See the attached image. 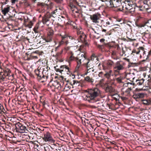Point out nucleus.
Returning a JSON list of instances; mask_svg holds the SVG:
<instances>
[{
    "label": "nucleus",
    "instance_id": "ddd939ff",
    "mask_svg": "<svg viewBox=\"0 0 151 151\" xmlns=\"http://www.w3.org/2000/svg\"><path fill=\"white\" fill-rule=\"evenodd\" d=\"M139 49L140 50L141 53H142V55H140V57H143L144 59L142 60L143 61H149L150 59H148V54H147L146 53V52L145 50V48L142 47H139Z\"/></svg>",
    "mask_w": 151,
    "mask_h": 151
},
{
    "label": "nucleus",
    "instance_id": "4be33fe9",
    "mask_svg": "<svg viewBox=\"0 0 151 151\" xmlns=\"http://www.w3.org/2000/svg\"><path fill=\"white\" fill-rule=\"evenodd\" d=\"M55 2L58 4H60V5H61V6H63L64 5H65L66 3H67L66 2V1H65V2L63 0H55ZM59 9L61 10H62L63 9V7L61 6L59 7Z\"/></svg>",
    "mask_w": 151,
    "mask_h": 151
},
{
    "label": "nucleus",
    "instance_id": "a211bd4d",
    "mask_svg": "<svg viewBox=\"0 0 151 151\" xmlns=\"http://www.w3.org/2000/svg\"><path fill=\"white\" fill-rule=\"evenodd\" d=\"M57 145L54 144L52 146L48 145H45L44 147L45 151H56L57 149H55V147L57 146Z\"/></svg>",
    "mask_w": 151,
    "mask_h": 151
},
{
    "label": "nucleus",
    "instance_id": "bb28decb",
    "mask_svg": "<svg viewBox=\"0 0 151 151\" xmlns=\"http://www.w3.org/2000/svg\"><path fill=\"white\" fill-rule=\"evenodd\" d=\"M124 88H123L122 90L123 91V93L125 96H129V95L130 91L132 90L127 88L126 90L124 91Z\"/></svg>",
    "mask_w": 151,
    "mask_h": 151
},
{
    "label": "nucleus",
    "instance_id": "ea45409f",
    "mask_svg": "<svg viewBox=\"0 0 151 151\" xmlns=\"http://www.w3.org/2000/svg\"><path fill=\"white\" fill-rule=\"evenodd\" d=\"M143 8L145 9H146L147 10H148L150 9H151V4L150 5H149L148 4H145V5L144 6H143Z\"/></svg>",
    "mask_w": 151,
    "mask_h": 151
},
{
    "label": "nucleus",
    "instance_id": "6e6d98bb",
    "mask_svg": "<svg viewBox=\"0 0 151 151\" xmlns=\"http://www.w3.org/2000/svg\"><path fill=\"white\" fill-rule=\"evenodd\" d=\"M139 10L140 11H143L144 8L143 6H139Z\"/></svg>",
    "mask_w": 151,
    "mask_h": 151
},
{
    "label": "nucleus",
    "instance_id": "72a5a7b5",
    "mask_svg": "<svg viewBox=\"0 0 151 151\" xmlns=\"http://www.w3.org/2000/svg\"><path fill=\"white\" fill-rule=\"evenodd\" d=\"M71 87V86L70 85L69 83H66L64 88L63 91H68L70 89Z\"/></svg>",
    "mask_w": 151,
    "mask_h": 151
},
{
    "label": "nucleus",
    "instance_id": "2eb2a0df",
    "mask_svg": "<svg viewBox=\"0 0 151 151\" xmlns=\"http://www.w3.org/2000/svg\"><path fill=\"white\" fill-rule=\"evenodd\" d=\"M133 93V97L137 101L139 100V99H141L143 98L145 96L144 93H139L137 91H134Z\"/></svg>",
    "mask_w": 151,
    "mask_h": 151
},
{
    "label": "nucleus",
    "instance_id": "338daca9",
    "mask_svg": "<svg viewBox=\"0 0 151 151\" xmlns=\"http://www.w3.org/2000/svg\"><path fill=\"white\" fill-rule=\"evenodd\" d=\"M56 25H57V26H60V27H62V26L61 25H60V24H59V23H57V24H56Z\"/></svg>",
    "mask_w": 151,
    "mask_h": 151
},
{
    "label": "nucleus",
    "instance_id": "0e129e2a",
    "mask_svg": "<svg viewBox=\"0 0 151 151\" xmlns=\"http://www.w3.org/2000/svg\"><path fill=\"white\" fill-rule=\"evenodd\" d=\"M149 78H150L148 80V81L149 82H151V77H150L149 76Z\"/></svg>",
    "mask_w": 151,
    "mask_h": 151
},
{
    "label": "nucleus",
    "instance_id": "7ed1b4c3",
    "mask_svg": "<svg viewBox=\"0 0 151 151\" xmlns=\"http://www.w3.org/2000/svg\"><path fill=\"white\" fill-rule=\"evenodd\" d=\"M68 4L69 8L71 10L75 16L77 17H79L81 13V11L78 9L76 7L78 4L76 0H65Z\"/></svg>",
    "mask_w": 151,
    "mask_h": 151
},
{
    "label": "nucleus",
    "instance_id": "c03bdc74",
    "mask_svg": "<svg viewBox=\"0 0 151 151\" xmlns=\"http://www.w3.org/2000/svg\"><path fill=\"white\" fill-rule=\"evenodd\" d=\"M137 50V51H136L135 50H133L132 51V54L133 53H136L137 54H139L141 52L140 50L139 49V47Z\"/></svg>",
    "mask_w": 151,
    "mask_h": 151
},
{
    "label": "nucleus",
    "instance_id": "69168bd1",
    "mask_svg": "<svg viewBox=\"0 0 151 151\" xmlns=\"http://www.w3.org/2000/svg\"><path fill=\"white\" fill-rule=\"evenodd\" d=\"M4 110H5V109H2L1 110H0V112H4Z\"/></svg>",
    "mask_w": 151,
    "mask_h": 151
},
{
    "label": "nucleus",
    "instance_id": "c9c22d12",
    "mask_svg": "<svg viewBox=\"0 0 151 151\" xmlns=\"http://www.w3.org/2000/svg\"><path fill=\"white\" fill-rule=\"evenodd\" d=\"M11 72V71L8 69H7V70L5 71L3 73V77H4V78L5 77L7 76H9L10 75V73Z\"/></svg>",
    "mask_w": 151,
    "mask_h": 151
},
{
    "label": "nucleus",
    "instance_id": "a878e982",
    "mask_svg": "<svg viewBox=\"0 0 151 151\" xmlns=\"http://www.w3.org/2000/svg\"><path fill=\"white\" fill-rule=\"evenodd\" d=\"M24 25L25 27H28L29 28H31L32 27V26L33 25V23L32 21H31L28 23L27 22H25V19H24Z\"/></svg>",
    "mask_w": 151,
    "mask_h": 151
},
{
    "label": "nucleus",
    "instance_id": "de8ad7c7",
    "mask_svg": "<svg viewBox=\"0 0 151 151\" xmlns=\"http://www.w3.org/2000/svg\"><path fill=\"white\" fill-rule=\"evenodd\" d=\"M55 70L57 72H59L61 73L60 70L61 69L60 68H58V65H56V66L54 67Z\"/></svg>",
    "mask_w": 151,
    "mask_h": 151
},
{
    "label": "nucleus",
    "instance_id": "39448f33",
    "mask_svg": "<svg viewBox=\"0 0 151 151\" xmlns=\"http://www.w3.org/2000/svg\"><path fill=\"white\" fill-rule=\"evenodd\" d=\"M53 4L50 1L48 0L45 1V3H40V8L44 12H50V11H52Z\"/></svg>",
    "mask_w": 151,
    "mask_h": 151
},
{
    "label": "nucleus",
    "instance_id": "864d4df0",
    "mask_svg": "<svg viewBox=\"0 0 151 151\" xmlns=\"http://www.w3.org/2000/svg\"><path fill=\"white\" fill-rule=\"evenodd\" d=\"M9 18L8 19L9 21H14V17H12V16L9 15Z\"/></svg>",
    "mask_w": 151,
    "mask_h": 151
},
{
    "label": "nucleus",
    "instance_id": "1a4fd4ad",
    "mask_svg": "<svg viewBox=\"0 0 151 151\" xmlns=\"http://www.w3.org/2000/svg\"><path fill=\"white\" fill-rule=\"evenodd\" d=\"M114 62L111 60H108L105 61L102 64L103 69H110L111 68L112 66L114 65Z\"/></svg>",
    "mask_w": 151,
    "mask_h": 151
},
{
    "label": "nucleus",
    "instance_id": "a18cd8bd",
    "mask_svg": "<svg viewBox=\"0 0 151 151\" xmlns=\"http://www.w3.org/2000/svg\"><path fill=\"white\" fill-rule=\"evenodd\" d=\"M38 28H39V24H37L36 25L35 27H34V28L33 29V30L35 32H37V30L38 29Z\"/></svg>",
    "mask_w": 151,
    "mask_h": 151
},
{
    "label": "nucleus",
    "instance_id": "37998d69",
    "mask_svg": "<svg viewBox=\"0 0 151 151\" xmlns=\"http://www.w3.org/2000/svg\"><path fill=\"white\" fill-rule=\"evenodd\" d=\"M107 105L109 107V109L112 110L114 109V105L113 104L111 103L109 104H107Z\"/></svg>",
    "mask_w": 151,
    "mask_h": 151
},
{
    "label": "nucleus",
    "instance_id": "2f4dec72",
    "mask_svg": "<svg viewBox=\"0 0 151 151\" xmlns=\"http://www.w3.org/2000/svg\"><path fill=\"white\" fill-rule=\"evenodd\" d=\"M115 143V142L114 141H108V144L110 145L111 146H112L114 147V149H117V148L119 149L118 147L116 146Z\"/></svg>",
    "mask_w": 151,
    "mask_h": 151
},
{
    "label": "nucleus",
    "instance_id": "423d86ee",
    "mask_svg": "<svg viewBox=\"0 0 151 151\" xmlns=\"http://www.w3.org/2000/svg\"><path fill=\"white\" fill-rule=\"evenodd\" d=\"M58 9H54L53 11L52 12L50 11L49 14H46L44 16L42 17V22L44 24H46L47 26L49 25V22L50 19L51 17L54 18L55 17L57 16L56 14V12L57 11Z\"/></svg>",
    "mask_w": 151,
    "mask_h": 151
},
{
    "label": "nucleus",
    "instance_id": "5fc2aeb1",
    "mask_svg": "<svg viewBox=\"0 0 151 151\" xmlns=\"http://www.w3.org/2000/svg\"><path fill=\"white\" fill-rule=\"evenodd\" d=\"M104 74H103V73L102 72H101L99 73L98 74V76L99 77H101L102 78L103 76H104Z\"/></svg>",
    "mask_w": 151,
    "mask_h": 151
},
{
    "label": "nucleus",
    "instance_id": "e433bc0d",
    "mask_svg": "<svg viewBox=\"0 0 151 151\" xmlns=\"http://www.w3.org/2000/svg\"><path fill=\"white\" fill-rule=\"evenodd\" d=\"M143 104L146 105L151 104V100L150 99L145 100L143 101Z\"/></svg>",
    "mask_w": 151,
    "mask_h": 151
},
{
    "label": "nucleus",
    "instance_id": "4d7b16f0",
    "mask_svg": "<svg viewBox=\"0 0 151 151\" xmlns=\"http://www.w3.org/2000/svg\"><path fill=\"white\" fill-rule=\"evenodd\" d=\"M74 80H73V81H71V82H70L69 83L70 85L71 86H74V84H75V83H74Z\"/></svg>",
    "mask_w": 151,
    "mask_h": 151
},
{
    "label": "nucleus",
    "instance_id": "9d476101",
    "mask_svg": "<svg viewBox=\"0 0 151 151\" xmlns=\"http://www.w3.org/2000/svg\"><path fill=\"white\" fill-rule=\"evenodd\" d=\"M114 84V81H112L111 84L109 83H105V91L106 92H109L111 93H113L115 91L114 88L111 86Z\"/></svg>",
    "mask_w": 151,
    "mask_h": 151
},
{
    "label": "nucleus",
    "instance_id": "f3484780",
    "mask_svg": "<svg viewBox=\"0 0 151 151\" xmlns=\"http://www.w3.org/2000/svg\"><path fill=\"white\" fill-rule=\"evenodd\" d=\"M45 68H43V70L42 71V81L41 82H44L46 81L48 77V71L46 70H45Z\"/></svg>",
    "mask_w": 151,
    "mask_h": 151
},
{
    "label": "nucleus",
    "instance_id": "774afa93",
    "mask_svg": "<svg viewBox=\"0 0 151 151\" xmlns=\"http://www.w3.org/2000/svg\"><path fill=\"white\" fill-rule=\"evenodd\" d=\"M120 151H124V150L123 148H122L121 147H120Z\"/></svg>",
    "mask_w": 151,
    "mask_h": 151
},
{
    "label": "nucleus",
    "instance_id": "473e14b6",
    "mask_svg": "<svg viewBox=\"0 0 151 151\" xmlns=\"http://www.w3.org/2000/svg\"><path fill=\"white\" fill-rule=\"evenodd\" d=\"M123 79V78L122 75H119V77L116 78V82L118 83H123L122 81Z\"/></svg>",
    "mask_w": 151,
    "mask_h": 151
},
{
    "label": "nucleus",
    "instance_id": "09e8293b",
    "mask_svg": "<svg viewBox=\"0 0 151 151\" xmlns=\"http://www.w3.org/2000/svg\"><path fill=\"white\" fill-rule=\"evenodd\" d=\"M0 79L3 81H4V77H3V72H0Z\"/></svg>",
    "mask_w": 151,
    "mask_h": 151
},
{
    "label": "nucleus",
    "instance_id": "052dcab7",
    "mask_svg": "<svg viewBox=\"0 0 151 151\" xmlns=\"http://www.w3.org/2000/svg\"><path fill=\"white\" fill-rule=\"evenodd\" d=\"M2 109H4V107L3 106H2L0 104V110H1Z\"/></svg>",
    "mask_w": 151,
    "mask_h": 151
},
{
    "label": "nucleus",
    "instance_id": "c756f323",
    "mask_svg": "<svg viewBox=\"0 0 151 151\" xmlns=\"http://www.w3.org/2000/svg\"><path fill=\"white\" fill-rule=\"evenodd\" d=\"M84 80L85 81H87L89 83H92L94 81V79L92 78H91L89 76H87L84 78Z\"/></svg>",
    "mask_w": 151,
    "mask_h": 151
},
{
    "label": "nucleus",
    "instance_id": "412c9836",
    "mask_svg": "<svg viewBox=\"0 0 151 151\" xmlns=\"http://www.w3.org/2000/svg\"><path fill=\"white\" fill-rule=\"evenodd\" d=\"M115 48L116 49V50H118V52L119 54L121 56H123L125 54V51L124 50L123 48H121L119 47V45H116Z\"/></svg>",
    "mask_w": 151,
    "mask_h": 151
},
{
    "label": "nucleus",
    "instance_id": "b1692460",
    "mask_svg": "<svg viewBox=\"0 0 151 151\" xmlns=\"http://www.w3.org/2000/svg\"><path fill=\"white\" fill-rule=\"evenodd\" d=\"M69 39L71 40L72 42L76 43L78 42V38L76 35L74 36H68Z\"/></svg>",
    "mask_w": 151,
    "mask_h": 151
},
{
    "label": "nucleus",
    "instance_id": "20e7f679",
    "mask_svg": "<svg viewBox=\"0 0 151 151\" xmlns=\"http://www.w3.org/2000/svg\"><path fill=\"white\" fill-rule=\"evenodd\" d=\"M125 65L126 63L122 61H117L114 64V70L115 76L120 74V70L124 69Z\"/></svg>",
    "mask_w": 151,
    "mask_h": 151
},
{
    "label": "nucleus",
    "instance_id": "f8f14e48",
    "mask_svg": "<svg viewBox=\"0 0 151 151\" xmlns=\"http://www.w3.org/2000/svg\"><path fill=\"white\" fill-rule=\"evenodd\" d=\"M60 68L61 69L60 71L61 73L65 74L66 73L69 75L71 74L70 69L68 66L65 65H61L60 66Z\"/></svg>",
    "mask_w": 151,
    "mask_h": 151
},
{
    "label": "nucleus",
    "instance_id": "9b49d317",
    "mask_svg": "<svg viewBox=\"0 0 151 151\" xmlns=\"http://www.w3.org/2000/svg\"><path fill=\"white\" fill-rule=\"evenodd\" d=\"M42 139L45 142H52L53 139L50 133L48 132H45L43 136L42 137Z\"/></svg>",
    "mask_w": 151,
    "mask_h": 151
},
{
    "label": "nucleus",
    "instance_id": "a19ab883",
    "mask_svg": "<svg viewBox=\"0 0 151 151\" xmlns=\"http://www.w3.org/2000/svg\"><path fill=\"white\" fill-rule=\"evenodd\" d=\"M104 79H101L99 81V84L102 86H105V84L104 83Z\"/></svg>",
    "mask_w": 151,
    "mask_h": 151
},
{
    "label": "nucleus",
    "instance_id": "c85d7f7f",
    "mask_svg": "<svg viewBox=\"0 0 151 151\" xmlns=\"http://www.w3.org/2000/svg\"><path fill=\"white\" fill-rule=\"evenodd\" d=\"M105 23L106 24L105 25L107 27L109 26V27L112 26L113 25L112 22L110 18H109V20H107L106 21ZM104 26H106L105 25H104Z\"/></svg>",
    "mask_w": 151,
    "mask_h": 151
},
{
    "label": "nucleus",
    "instance_id": "e2e57ef3",
    "mask_svg": "<svg viewBox=\"0 0 151 151\" xmlns=\"http://www.w3.org/2000/svg\"><path fill=\"white\" fill-rule=\"evenodd\" d=\"M107 148L108 149H110L111 148H114V147H113L112 146H110V147H107Z\"/></svg>",
    "mask_w": 151,
    "mask_h": 151
},
{
    "label": "nucleus",
    "instance_id": "680f3d73",
    "mask_svg": "<svg viewBox=\"0 0 151 151\" xmlns=\"http://www.w3.org/2000/svg\"><path fill=\"white\" fill-rule=\"evenodd\" d=\"M143 3L145 5V4H147V2L146 0H145L143 1Z\"/></svg>",
    "mask_w": 151,
    "mask_h": 151
},
{
    "label": "nucleus",
    "instance_id": "8fccbe9b",
    "mask_svg": "<svg viewBox=\"0 0 151 151\" xmlns=\"http://www.w3.org/2000/svg\"><path fill=\"white\" fill-rule=\"evenodd\" d=\"M135 40V39H132L131 38H129L128 37L127 38V40L125 39H124V40L125 41H127V42H129V41L132 42Z\"/></svg>",
    "mask_w": 151,
    "mask_h": 151
},
{
    "label": "nucleus",
    "instance_id": "aec40b11",
    "mask_svg": "<svg viewBox=\"0 0 151 151\" xmlns=\"http://www.w3.org/2000/svg\"><path fill=\"white\" fill-rule=\"evenodd\" d=\"M61 40L59 42V44L60 45H62L64 43H65L67 45L68 43V36L67 35L64 36L61 35Z\"/></svg>",
    "mask_w": 151,
    "mask_h": 151
},
{
    "label": "nucleus",
    "instance_id": "dca6fc26",
    "mask_svg": "<svg viewBox=\"0 0 151 151\" xmlns=\"http://www.w3.org/2000/svg\"><path fill=\"white\" fill-rule=\"evenodd\" d=\"M42 70L40 68L39 69V67L37 69L35 70V73L36 75L37 76V78L39 81H42Z\"/></svg>",
    "mask_w": 151,
    "mask_h": 151
},
{
    "label": "nucleus",
    "instance_id": "bf43d9fd",
    "mask_svg": "<svg viewBox=\"0 0 151 151\" xmlns=\"http://www.w3.org/2000/svg\"><path fill=\"white\" fill-rule=\"evenodd\" d=\"M105 41V39L103 38L101 39L100 40V42H103Z\"/></svg>",
    "mask_w": 151,
    "mask_h": 151
},
{
    "label": "nucleus",
    "instance_id": "7c9ffc66",
    "mask_svg": "<svg viewBox=\"0 0 151 151\" xmlns=\"http://www.w3.org/2000/svg\"><path fill=\"white\" fill-rule=\"evenodd\" d=\"M52 36L47 35V37H44L43 39L45 40L46 42H49L52 41Z\"/></svg>",
    "mask_w": 151,
    "mask_h": 151
},
{
    "label": "nucleus",
    "instance_id": "4c0bfd02",
    "mask_svg": "<svg viewBox=\"0 0 151 151\" xmlns=\"http://www.w3.org/2000/svg\"><path fill=\"white\" fill-rule=\"evenodd\" d=\"M47 30L48 31L47 35L53 36L54 34L53 30L50 28H48Z\"/></svg>",
    "mask_w": 151,
    "mask_h": 151
},
{
    "label": "nucleus",
    "instance_id": "5701e85b",
    "mask_svg": "<svg viewBox=\"0 0 151 151\" xmlns=\"http://www.w3.org/2000/svg\"><path fill=\"white\" fill-rule=\"evenodd\" d=\"M135 83H132L128 82L124 84V86L127 87V88L132 90V88L134 87Z\"/></svg>",
    "mask_w": 151,
    "mask_h": 151
},
{
    "label": "nucleus",
    "instance_id": "603ef678",
    "mask_svg": "<svg viewBox=\"0 0 151 151\" xmlns=\"http://www.w3.org/2000/svg\"><path fill=\"white\" fill-rule=\"evenodd\" d=\"M118 51L116 52V51H113L111 52V55H117Z\"/></svg>",
    "mask_w": 151,
    "mask_h": 151
},
{
    "label": "nucleus",
    "instance_id": "f704fd0d",
    "mask_svg": "<svg viewBox=\"0 0 151 151\" xmlns=\"http://www.w3.org/2000/svg\"><path fill=\"white\" fill-rule=\"evenodd\" d=\"M74 83H75V84H74V86L75 87H77L78 86L80 85L81 87H83L84 86V85L83 84L80 83L77 81H74Z\"/></svg>",
    "mask_w": 151,
    "mask_h": 151
},
{
    "label": "nucleus",
    "instance_id": "cd10ccee",
    "mask_svg": "<svg viewBox=\"0 0 151 151\" xmlns=\"http://www.w3.org/2000/svg\"><path fill=\"white\" fill-rule=\"evenodd\" d=\"M144 81V79L143 78L140 79H138L136 80V83L135 84L138 86L141 85L143 83Z\"/></svg>",
    "mask_w": 151,
    "mask_h": 151
},
{
    "label": "nucleus",
    "instance_id": "393cba45",
    "mask_svg": "<svg viewBox=\"0 0 151 151\" xmlns=\"http://www.w3.org/2000/svg\"><path fill=\"white\" fill-rule=\"evenodd\" d=\"M112 70H109L108 71L106 72V73L104 74V76L108 79H110L111 76L112 75Z\"/></svg>",
    "mask_w": 151,
    "mask_h": 151
},
{
    "label": "nucleus",
    "instance_id": "f257e3e1",
    "mask_svg": "<svg viewBox=\"0 0 151 151\" xmlns=\"http://www.w3.org/2000/svg\"><path fill=\"white\" fill-rule=\"evenodd\" d=\"M73 54L71 53V55L69 58V60L72 61H75L77 63L76 69L78 70L81 65H83L86 67L87 69V72L89 73L91 70L92 72L94 70L92 67L91 65L92 61L88 59L86 55V53H83V54L78 55L76 57H75L73 55Z\"/></svg>",
    "mask_w": 151,
    "mask_h": 151
},
{
    "label": "nucleus",
    "instance_id": "79ce46f5",
    "mask_svg": "<svg viewBox=\"0 0 151 151\" xmlns=\"http://www.w3.org/2000/svg\"><path fill=\"white\" fill-rule=\"evenodd\" d=\"M150 34L149 33H147L146 32H145L144 35V37H145L147 39H148L150 38Z\"/></svg>",
    "mask_w": 151,
    "mask_h": 151
},
{
    "label": "nucleus",
    "instance_id": "f03ea898",
    "mask_svg": "<svg viewBox=\"0 0 151 151\" xmlns=\"http://www.w3.org/2000/svg\"><path fill=\"white\" fill-rule=\"evenodd\" d=\"M87 92L88 94L85 96L84 99L91 103L95 102L97 100V98L101 94L100 90L97 88L88 89Z\"/></svg>",
    "mask_w": 151,
    "mask_h": 151
},
{
    "label": "nucleus",
    "instance_id": "13d9d810",
    "mask_svg": "<svg viewBox=\"0 0 151 151\" xmlns=\"http://www.w3.org/2000/svg\"><path fill=\"white\" fill-rule=\"evenodd\" d=\"M123 59L125 60L126 61L129 63L130 62V60L129 59L127 58H123Z\"/></svg>",
    "mask_w": 151,
    "mask_h": 151
},
{
    "label": "nucleus",
    "instance_id": "49530a36",
    "mask_svg": "<svg viewBox=\"0 0 151 151\" xmlns=\"http://www.w3.org/2000/svg\"><path fill=\"white\" fill-rule=\"evenodd\" d=\"M149 21H147L145 22V24H139V25H138L137 26L140 27H144L145 26V25L146 24H147L148 23H149Z\"/></svg>",
    "mask_w": 151,
    "mask_h": 151
},
{
    "label": "nucleus",
    "instance_id": "6e6552de",
    "mask_svg": "<svg viewBox=\"0 0 151 151\" xmlns=\"http://www.w3.org/2000/svg\"><path fill=\"white\" fill-rule=\"evenodd\" d=\"M15 128L16 131L20 133H24L26 130H27L26 127L19 122H18L15 124Z\"/></svg>",
    "mask_w": 151,
    "mask_h": 151
},
{
    "label": "nucleus",
    "instance_id": "6ab92c4d",
    "mask_svg": "<svg viewBox=\"0 0 151 151\" xmlns=\"http://www.w3.org/2000/svg\"><path fill=\"white\" fill-rule=\"evenodd\" d=\"M100 15L99 14H94L91 16L90 18L93 22L95 23L99 22L98 20L100 19Z\"/></svg>",
    "mask_w": 151,
    "mask_h": 151
},
{
    "label": "nucleus",
    "instance_id": "3c124183",
    "mask_svg": "<svg viewBox=\"0 0 151 151\" xmlns=\"http://www.w3.org/2000/svg\"><path fill=\"white\" fill-rule=\"evenodd\" d=\"M111 58L114 60H117L119 58L117 55H111Z\"/></svg>",
    "mask_w": 151,
    "mask_h": 151
},
{
    "label": "nucleus",
    "instance_id": "58836bf2",
    "mask_svg": "<svg viewBox=\"0 0 151 151\" xmlns=\"http://www.w3.org/2000/svg\"><path fill=\"white\" fill-rule=\"evenodd\" d=\"M105 4L106 6L107 7H111V0L108 1H107L106 0H105Z\"/></svg>",
    "mask_w": 151,
    "mask_h": 151
},
{
    "label": "nucleus",
    "instance_id": "0eeeda50",
    "mask_svg": "<svg viewBox=\"0 0 151 151\" xmlns=\"http://www.w3.org/2000/svg\"><path fill=\"white\" fill-rule=\"evenodd\" d=\"M77 35L78 38V42H81L87 45L88 44L87 41V36L81 29H77Z\"/></svg>",
    "mask_w": 151,
    "mask_h": 151
},
{
    "label": "nucleus",
    "instance_id": "4468645a",
    "mask_svg": "<svg viewBox=\"0 0 151 151\" xmlns=\"http://www.w3.org/2000/svg\"><path fill=\"white\" fill-rule=\"evenodd\" d=\"M12 7L8 5L4 7H1V12L5 16L7 14H9V12H10V11L12 10Z\"/></svg>",
    "mask_w": 151,
    "mask_h": 151
}]
</instances>
